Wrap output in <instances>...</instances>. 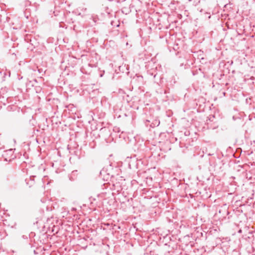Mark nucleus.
<instances>
[{
	"label": "nucleus",
	"instance_id": "nucleus-12",
	"mask_svg": "<svg viewBox=\"0 0 255 255\" xmlns=\"http://www.w3.org/2000/svg\"><path fill=\"white\" fill-rule=\"evenodd\" d=\"M102 172H104V170H103L102 171ZM101 173H102V171L101 172Z\"/></svg>",
	"mask_w": 255,
	"mask_h": 255
},
{
	"label": "nucleus",
	"instance_id": "nucleus-7",
	"mask_svg": "<svg viewBox=\"0 0 255 255\" xmlns=\"http://www.w3.org/2000/svg\"><path fill=\"white\" fill-rule=\"evenodd\" d=\"M107 175L109 176H110L111 177V178H114V175L113 174H110V173H108Z\"/></svg>",
	"mask_w": 255,
	"mask_h": 255
},
{
	"label": "nucleus",
	"instance_id": "nucleus-8",
	"mask_svg": "<svg viewBox=\"0 0 255 255\" xmlns=\"http://www.w3.org/2000/svg\"><path fill=\"white\" fill-rule=\"evenodd\" d=\"M35 177V176H32V177L30 176V179H31V180H33H33H34V178Z\"/></svg>",
	"mask_w": 255,
	"mask_h": 255
},
{
	"label": "nucleus",
	"instance_id": "nucleus-4",
	"mask_svg": "<svg viewBox=\"0 0 255 255\" xmlns=\"http://www.w3.org/2000/svg\"><path fill=\"white\" fill-rule=\"evenodd\" d=\"M4 146L2 142L0 140V149H4Z\"/></svg>",
	"mask_w": 255,
	"mask_h": 255
},
{
	"label": "nucleus",
	"instance_id": "nucleus-10",
	"mask_svg": "<svg viewBox=\"0 0 255 255\" xmlns=\"http://www.w3.org/2000/svg\"><path fill=\"white\" fill-rule=\"evenodd\" d=\"M188 135V134H187V133H186V132H185V135Z\"/></svg>",
	"mask_w": 255,
	"mask_h": 255
},
{
	"label": "nucleus",
	"instance_id": "nucleus-6",
	"mask_svg": "<svg viewBox=\"0 0 255 255\" xmlns=\"http://www.w3.org/2000/svg\"><path fill=\"white\" fill-rule=\"evenodd\" d=\"M149 74H150L151 76H153L154 78L156 76V74H154L153 73L148 72Z\"/></svg>",
	"mask_w": 255,
	"mask_h": 255
},
{
	"label": "nucleus",
	"instance_id": "nucleus-2",
	"mask_svg": "<svg viewBox=\"0 0 255 255\" xmlns=\"http://www.w3.org/2000/svg\"><path fill=\"white\" fill-rule=\"evenodd\" d=\"M160 124V121L159 120L155 119L152 121V122L149 125L150 128H153L155 127H157Z\"/></svg>",
	"mask_w": 255,
	"mask_h": 255
},
{
	"label": "nucleus",
	"instance_id": "nucleus-1",
	"mask_svg": "<svg viewBox=\"0 0 255 255\" xmlns=\"http://www.w3.org/2000/svg\"><path fill=\"white\" fill-rule=\"evenodd\" d=\"M111 131L108 128L103 127L100 129L98 135L99 137L102 136L103 138L106 139L111 135Z\"/></svg>",
	"mask_w": 255,
	"mask_h": 255
},
{
	"label": "nucleus",
	"instance_id": "nucleus-5",
	"mask_svg": "<svg viewBox=\"0 0 255 255\" xmlns=\"http://www.w3.org/2000/svg\"><path fill=\"white\" fill-rule=\"evenodd\" d=\"M150 122V121L149 120H147L144 122V124H145L146 126L148 127V123H149Z\"/></svg>",
	"mask_w": 255,
	"mask_h": 255
},
{
	"label": "nucleus",
	"instance_id": "nucleus-11",
	"mask_svg": "<svg viewBox=\"0 0 255 255\" xmlns=\"http://www.w3.org/2000/svg\"><path fill=\"white\" fill-rule=\"evenodd\" d=\"M188 135V134H187V133H186V132H185V135Z\"/></svg>",
	"mask_w": 255,
	"mask_h": 255
},
{
	"label": "nucleus",
	"instance_id": "nucleus-9",
	"mask_svg": "<svg viewBox=\"0 0 255 255\" xmlns=\"http://www.w3.org/2000/svg\"><path fill=\"white\" fill-rule=\"evenodd\" d=\"M38 72H39V73H40L41 72H42V70L41 69H38Z\"/></svg>",
	"mask_w": 255,
	"mask_h": 255
},
{
	"label": "nucleus",
	"instance_id": "nucleus-3",
	"mask_svg": "<svg viewBox=\"0 0 255 255\" xmlns=\"http://www.w3.org/2000/svg\"><path fill=\"white\" fill-rule=\"evenodd\" d=\"M249 239L250 240H252L254 238V235H253L252 232H249L248 233V236L246 237V239Z\"/></svg>",
	"mask_w": 255,
	"mask_h": 255
}]
</instances>
